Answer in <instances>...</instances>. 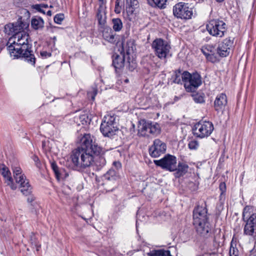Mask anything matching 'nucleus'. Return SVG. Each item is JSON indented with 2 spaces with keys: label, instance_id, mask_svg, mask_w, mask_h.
Masks as SVG:
<instances>
[{
  "label": "nucleus",
  "instance_id": "1",
  "mask_svg": "<svg viewBox=\"0 0 256 256\" xmlns=\"http://www.w3.org/2000/svg\"><path fill=\"white\" fill-rule=\"evenodd\" d=\"M21 19L19 18L16 22L7 24L4 26L5 33L12 36L9 40L14 39L7 48L11 57L14 58H22L32 65H34L36 58L30 50L31 46L29 44V24L22 22Z\"/></svg>",
  "mask_w": 256,
  "mask_h": 256
},
{
  "label": "nucleus",
  "instance_id": "2",
  "mask_svg": "<svg viewBox=\"0 0 256 256\" xmlns=\"http://www.w3.org/2000/svg\"><path fill=\"white\" fill-rule=\"evenodd\" d=\"M80 146L73 152L72 161L76 168L82 170L90 168L94 162V156L102 152V148L92 142L90 134H84L80 139Z\"/></svg>",
  "mask_w": 256,
  "mask_h": 256
},
{
  "label": "nucleus",
  "instance_id": "3",
  "mask_svg": "<svg viewBox=\"0 0 256 256\" xmlns=\"http://www.w3.org/2000/svg\"><path fill=\"white\" fill-rule=\"evenodd\" d=\"M116 118L114 115L107 114L104 116L100 124V130L104 136L112 137L118 130Z\"/></svg>",
  "mask_w": 256,
  "mask_h": 256
},
{
  "label": "nucleus",
  "instance_id": "4",
  "mask_svg": "<svg viewBox=\"0 0 256 256\" xmlns=\"http://www.w3.org/2000/svg\"><path fill=\"white\" fill-rule=\"evenodd\" d=\"M206 28L210 35L220 38L224 36L227 29L226 24L219 19L210 20L206 25Z\"/></svg>",
  "mask_w": 256,
  "mask_h": 256
},
{
  "label": "nucleus",
  "instance_id": "5",
  "mask_svg": "<svg viewBox=\"0 0 256 256\" xmlns=\"http://www.w3.org/2000/svg\"><path fill=\"white\" fill-rule=\"evenodd\" d=\"M183 76L184 86L188 92H194L202 84L201 76L197 72L191 74L184 71Z\"/></svg>",
  "mask_w": 256,
  "mask_h": 256
},
{
  "label": "nucleus",
  "instance_id": "6",
  "mask_svg": "<svg viewBox=\"0 0 256 256\" xmlns=\"http://www.w3.org/2000/svg\"><path fill=\"white\" fill-rule=\"evenodd\" d=\"M138 134L140 136H156L160 132V125L155 122L144 121L138 126Z\"/></svg>",
  "mask_w": 256,
  "mask_h": 256
},
{
  "label": "nucleus",
  "instance_id": "7",
  "mask_svg": "<svg viewBox=\"0 0 256 256\" xmlns=\"http://www.w3.org/2000/svg\"><path fill=\"white\" fill-rule=\"evenodd\" d=\"M152 48L156 56L161 60H165L168 55L170 46L166 40L162 38H156L152 44Z\"/></svg>",
  "mask_w": 256,
  "mask_h": 256
},
{
  "label": "nucleus",
  "instance_id": "8",
  "mask_svg": "<svg viewBox=\"0 0 256 256\" xmlns=\"http://www.w3.org/2000/svg\"><path fill=\"white\" fill-rule=\"evenodd\" d=\"M173 14L178 18L188 20L192 18L193 10L188 3L179 2L174 6Z\"/></svg>",
  "mask_w": 256,
  "mask_h": 256
},
{
  "label": "nucleus",
  "instance_id": "9",
  "mask_svg": "<svg viewBox=\"0 0 256 256\" xmlns=\"http://www.w3.org/2000/svg\"><path fill=\"white\" fill-rule=\"evenodd\" d=\"M214 129V125L212 122H200L194 125L193 128V134L196 137L203 138L210 136Z\"/></svg>",
  "mask_w": 256,
  "mask_h": 256
},
{
  "label": "nucleus",
  "instance_id": "10",
  "mask_svg": "<svg viewBox=\"0 0 256 256\" xmlns=\"http://www.w3.org/2000/svg\"><path fill=\"white\" fill-rule=\"evenodd\" d=\"M154 162L157 166L170 172H175L177 169L176 158L170 154L165 155L160 160H154Z\"/></svg>",
  "mask_w": 256,
  "mask_h": 256
},
{
  "label": "nucleus",
  "instance_id": "11",
  "mask_svg": "<svg viewBox=\"0 0 256 256\" xmlns=\"http://www.w3.org/2000/svg\"><path fill=\"white\" fill-rule=\"evenodd\" d=\"M193 224H206L209 222L206 206H198L193 210Z\"/></svg>",
  "mask_w": 256,
  "mask_h": 256
},
{
  "label": "nucleus",
  "instance_id": "12",
  "mask_svg": "<svg viewBox=\"0 0 256 256\" xmlns=\"http://www.w3.org/2000/svg\"><path fill=\"white\" fill-rule=\"evenodd\" d=\"M166 144L164 142L158 138L156 139L149 148L150 154L153 158H158L166 152Z\"/></svg>",
  "mask_w": 256,
  "mask_h": 256
},
{
  "label": "nucleus",
  "instance_id": "13",
  "mask_svg": "<svg viewBox=\"0 0 256 256\" xmlns=\"http://www.w3.org/2000/svg\"><path fill=\"white\" fill-rule=\"evenodd\" d=\"M234 38H228L224 39L218 44L216 48V53L221 57L228 56L230 52V48L234 44Z\"/></svg>",
  "mask_w": 256,
  "mask_h": 256
},
{
  "label": "nucleus",
  "instance_id": "14",
  "mask_svg": "<svg viewBox=\"0 0 256 256\" xmlns=\"http://www.w3.org/2000/svg\"><path fill=\"white\" fill-rule=\"evenodd\" d=\"M227 104V98L224 94H218L214 102V108L216 111L222 110Z\"/></svg>",
  "mask_w": 256,
  "mask_h": 256
},
{
  "label": "nucleus",
  "instance_id": "15",
  "mask_svg": "<svg viewBox=\"0 0 256 256\" xmlns=\"http://www.w3.org/2000/svg\"><path fill=\"white\" fill-rule=\"evenodd\" d=\"M0 171L2 174L5 178L7 184L10 186L12 189H16V187L12 183V178L11 176V174L8 168L4 164H0Z\"/></svg>",
  "mask_w": 256,
  "mask_h": 256
},
{
  "label": "nucleus",
  "instance_id": "16",
  "mask_svg": "<svg viewBox=\"0 0 256 256\" xmlns=\"http://www.w3.org/2000/svg\"><path fill=\"white\" fill-rule=\"evenodd\" d=\"M16 183L19 184L18 188L23 195H29L32 193V187L26 177L20 182Z\"/></svg>",
  "mask_w": 256,
  "mask_h": 256
},
{
  "label": "nucleus",
  "instance_id": "17",
  "mask_svg": "<svg viewBox=\"0 0 256 256\" xmlns=\"http://www.w3.org/2000/svg\"><path fill=\"white\" fill-rule=\"evenodd\" d=\"M136 50L134 42L132 39L128 40L125 44L124 42H122V52L123 54H126L127 55H130L134 53Z\"/></svg>",
  "mask_w": 256,
  "mask_h": 256
},
{
  "label": "nucleus",
  "instance_id": "18",
  "mask_svg": "<svg viewBox=\"0 0 256 256\" xmlns=\"http://www.w3.org/2000/svg\"><path fill=\"white\" fill-rule=\"evenodd\" d=\"M251 208L250 206H247L244 209L243 219L246 224H256V213L250 214L249 210Z\"/></svg>",
  "mask_w": 256,
  "mask_h": 256
},
{
  "label": "nucleus",
  "instance_id": "19",
  "mask_svg": "<svg viewBox=\"0 0 256 256\" xmlns=\"http://www.w3.org/2000/svg\"><path fill=\"white\" fill-rule=\"evenodd\" d=\"M196 229L198 234L204 238L210 236L212 232L211 225H196Z\"/></svg>",
  "mask_w": 256,
  "mask_h": 256
},
{
  "label": "nucleus",
  "instance_id": "20",
  "mask_svg": "<svg viewBox=\"0 0 256 256\" xmlns=\"http://www.w3.org/2000/svg\"><path fill=\"white\" fill-rule=\"evenodd\" d=\"M124 54L122 52H120V55L114 54L113 56L112 65L116 70L120 69L124 66Z\"/></svg>",
  "mask_w": 256,
  "mask_h": 256
},
{
  "label": "nucleus",
  "instance_id": "21",
  "mask_svg": "<svg viewBox=\"0 0 256 256\" xmlns=\"http://www.w3.org/2000/svg\"><path fill=\"white\" fill-rule=\"evenodd\" d=\"M96 17L99 24L103 26L106 22V7L99 6L96 13Z\"/></svg>",
  "mask_w": 256,
  "mask_h": 256
},
{
  "label": "nucleus",
  "instance_id": "22",
  "mask_svg": "<svg viewBox=\"0 0 256 256\" xmlns=\"http://www.w3.org/2000/svg\"><path fill=\"white\" fill-rule=\"evenodd\" d=\"M119 178L116 170L112 168L108 170L103 176L104 180L107 182H114Z\"/></svg>",
  "mask_w": 256,
  "mask_h": 256
},
{
  "label": "nucleus",
  "instance_id": "23",
  "mask_svg": "<svg viewBox=\"0 0 256 256\" xmlns=\"http://www.w3.org/2000/svg\"><path fill=\"white\" fill-rule=\"evenodd\" d=\"M12 168L16 182H20L24 178H26L24 174H22V170L18 165H12Z\"/></svg>",
  "mask_w": 256,
  "mask_h": 256
},
{
  "label": "nucleus",
  "instance_id": "24",
  "mask_svg": "<svg viewBox=\"0 0 256 256\" xmlns=\"http://www.w3.org/2000/svg\"><path fill=\"white\" fill-rule=\"evenodd\" d=\"M102 36L106 40L112 44H114L116 41V35L111 29L105 30Z\"/></svg>",
  "mask_w": 256,
  "mask_h": 256
},
{
  "label": "nucleus",
  "instance_id": "25",
  "mask_svg": "<svg viewBox=\"0 0 256 256\" xmlns=\"http://www.w3.org/2000/svg\"><path fill=\"white\" fill-rule=\"evenodd\" d=\"M138 6V0H126V10L128 14H132L134 10Z\"/></svg>",
  "mask_w": 256,
  "mask_h": 256
},
{
  "label": "nucleus",
  "instance_id": "26",
  "mask_svg": "<svg viewBox=\"0 0 256 256\" xmlns=\"http://www.w3.org/2000/svg\"><path fill=\"white\" fill-rule=\"evenodd\" d=\"M31 26L36 30H42L44 26V21L40 17H35L32 20Z\"/></svg>",
  "mask_w": 256,
  "mask_h": 256
},
{
  "label": "nucleus",
  "instance_id": "27",
  "mask_svg": "<svg viewBox=\"0 0 256 256\" xmlns=\"http://www.w3.org/2000/svg\"><path fill=\"white\" fill-rule=\"evenodd\" d=\"M188 166L183 163L179 162L177 165V169L174 173L176 178H180L184 176L188 171Z\"/></svg>",
  "mask_w": 256,
  "mask_h": 256
},
{
  "label": "nucleus",
  "instance_id": "28",
  "mask_svg": "<svg viewBox=\"0 0 256 256\" xmlns=\"http://www.w3.org/2000/svg\"><path fill=\"white\" fill-rule=\"evenodd\" d=\"M51 168L54 173L56 178L58 180L62 178L64 170L62 169L59 168L58 165L54 162L51 163Z\"/></svg>",
  "mask_w": 256,
  "mask_h": 256
},
{
  "label": "nucleus",
  "instance_id": "29",
  "mask_svg": "<svg viewBox=\"0 0 256 256\" xmlns=\"http://www.w3.org/2000/svg\"><path fill=\"white\" fill-rule=\"evenodd\" d=\"M150 5L152 6H158L161 8L166 7L167 0H147Z\"/></svg>",
  "mask_w": 256,
  "mask_h": 256
},
{
  "label": "nucleus",
  "instance_id": "30",
  "mask_svg": "<svg viewBox=\"0 0 256 256\" xmlns=\"http://www.w3.org/2000/svg\"><path fill=\"white\" fill-rule=\"evenodd\" d=\"M184 74V72L182 73L180 70L176 71L172 76L173 82L178 84H182L183 82Z\"/></svg>",
  "mask_w": 256,
  "mask_h": 256
},
{
  "label": "nucleus",
  "instance_id": "31",
  "mask_svg": "<svg viewBox=\"0 0 256 256\" xmlns=\"http://www.w3.org/2000/svg\"><path fill=\"white\" fill-rule=\"evenodd\" d=\"M148 256H172L168 250H160L152 251L148 254Z\"/></svg>",
  "mask_w": 256,
  "mask_h": 256
},
{
  "label": "nucleus",
  "instance_id": "32",
  "mask_svg": "<svg viewBox=\"0 0 256 256\" xmlns=\"http://www.w3.org/2000/svg\"><path fill=\"white\" fill-rule=\"evenodd\" d=\"M112 28L115 32H120L122 28V22L119 18L112 20Z\"/></svg>",
  "mask_w": 256,
  "mask_h": 256
},
{
  "label": "nucleus",
  "instance_id": "33",
  "mask_svg": "<svg viewBox=\"0 0 256 256\" xmlns=\"http://www.w3.org/2000/svg\"><path fill=\"white\" fill-rule=\"evenodd\" d=\"M244 232L246 235H256V225H244Z\"/></svg>",
  "mask_w": 256,
  "mask_h": 256
},
{
  "label": "nucleus",
  "instance_id": "34",
  "mask_svg": "<svg viewBox=\"0 0 256 256\" xmlns=\"http://www.w3.org/2000/svg\"><path fill=\"white\" fill-rule=\"evenodd\" d=\"M202 52L208 61L212 63L218 61V59L215 52L209 53L204 50H202Z\"/></svg>",
  "mask_w": 256,
  "mask_h": 256
},
{
  "label": "nucleus",
  "instance_id": "35",
  "mask_svg": "<svg viewBox=\"0 0 256 256\" xmlns=\"http://www.w3.org/2000/svg\"><path fill=\"white\" fill-rule=\"evenodd\" d=\"M192 96L194 100L196 103L202 104L205 102L204 94H193Z\"/></svg>",
  "mask_w": 256,
  "mask_h": 256
},
{
  "label": "nucleus",
  "instance_id": "36",
  "mask_svg": "<svg viewBox=\"0 0 256 256\" xmlns=\"http://www.w3.org/2000/svg\"><path fill=\"white\" fill-rule=\"evenodd\" d=\"M98 159L96 160V164L97 166L102 167L106 164V160L105 158H104L102 154H101V153L98 154Z\"/></svg>",
  "mask_w": 256,
  "mask_h": 256
},
{
  "label": "nucleus",
  "instance_id": "37",
  "mask_svg": "<svg viewBox=\"0 0 256 256\" xmlns=\"http://www.w3.org/2000/svg\"><path fill=\"white\" fill-rule=\"evenodd\" d=\"M30 240L32 246H35L37 251L39 250V248L40 247V245L38 244L37 239L34 234H32L30 236Z\"/></svg>",
  "mask_w": 256,
  "mask_h": 256
},
{
  "label": "nucleus",
  "instance_id": "38",
  "mask_svg": "<svg viewBox=\"0 0 256 256\" xmlns=\"http://www.w3.org/2000/svg\"><path fill=\"white\" fill-rule=\"evenodd\" d=\"M199 146L198 142L196 140H191L188 144V148L191 150H196Z\"/></svg>",
  "mask_w": 256,
  "mask_h": 256
},
{
  "label": "nucleus",
  "instance_id": "39",
  "mask_svg": "<svg viewBox=\"0 0 256 256\" xmlns=\"http://www.w3.org/2000/svg\"><path fill=\"white\" fill-rule=\"evenodd\" d=\"M219 188L220 191V200H222L223 198H224V193L226 190V186L224 182H221L219 186Z\"/></svg>",
  "mask_w": 256,
  "mask_h": 256
},
{
  "label": "nucleus",
  "instance_id": "40",
  "mask_svg": "<svg viewBox=\"0 0 256 256\" xmlns=\"http://www.w3.org/2000/svg\"><path fill=\"white\" fill-rule=\"evenodd\" d=\"M64 18L62 14H56L54 17V22L57 24H60Z\"/></svg>",
  "mask_w": 256,
  "mask_h": 256
},
{
  "label": "nucleus",
  "instance_id": "41",
  "mask_svg": "<svg viewBox=\"0 0 256 256\" xmlns=\"http://www.w3.org/2000/svg\"><path fill=\"white\" fill-rule=\"evenodd\" d=\"M230 256H239L238 250L231 245L230 249Z\"/></svg>",
  "mask_w": 256,
  "mask_h": 256
},
{
  "label": "nucleus",
  "instance_id": "42",
  "mask_svg": "<svg viewBox=\"0 0 256 256\" xmlns=\"http://www.w3.org/2000/svg\"><path fill=\"white\" fill-rule=\"evenodd\" d=\"M26 196H27V202L29 204H30L32 206H34V202L35 200V197L32 194H32H30L29 195H24Z\"/></svg>",
  "mask_w": 256,
  "mask_h": 256
},
{
  "label": "nucleus",
  "instance_id": "43",
  "mask_svg": "<svg viewBox=\"0 0 256 256\" xmlns=\"http://www.w3.org/2000/svg\"><path fill=\"white\" fill-rule=\"evenodd\" d=\"M98 94V90L96 87H92V92H88V94L91 96V98L92 100L95 99V96Z\"/></svg>",
  "mask_w": 256,
  "mask_h": 256
},
{
  "label": "nucleus",
  "instance_id": "44",
  "mask_svg": "<svg viewBox=\"0 0 256 256\" xmlns=\"http://www.w3.org/2000/svg\"><path fill=\"white\" fill-rule=\"evenodd\" d=\"M121 0H116L115 4L114 12L116 14H120L121 12V7L120 6V4Z\"/></svg>",
  "mask_w": 256,
  "mask_h": 256
},
{
  "label": "nucleus",
  "instance_id": "45",
  "mask_svg": "<svg viewBox=\"0 0 256 256\" xmlns=\"http://www.w3.org/2000/svg\"><path fill=\"white\" fill-rule=\"evenodd\" d=\"M32 159L34 161L36 166L40 168L41 164L38 158L36 156L34 155L32 156Z\"/></svg>",
  "mask_w": 256,
  "mask_h": 256
},
{
  "label": "nucleus",
  "instance_id": "46",
  "mask_svg": "<svg viewBox=\"0 0 256 256\" xmlns=\"http://www.w3.org/2000/svg\"><path fill=\"white\" fill-rule=\"evenodd\" d=\"M204 50V49H203ZM204 50L209 53H213L215 52V51L216 50H215L214 48L210 45H208L206 46Z\"/></svg>",
  "mask_w": 256,
  "mask_h": 256
},
{
  "label": "nucleus",
  "instance_id": "47",
  "mask_svg": "<svg viewBox=\"0 0 256 256\" xmlns=\"http://www.w3.org/2000/svg\"><path fill=\"white\" fill-rule=\"evenodd\" d=\"M40 55L42 57L48 58L50 57L51 56V54L50 52H48L46 51H43L40 52Z\"/></svg>",
  "mask_w": 256,
  "mask_h": 256
},
{
  "label": "nucleus",
  "instance_id": "48",
  "mask_svg": "<svg viewBox=\"0 0 256 256\" xmlns=\"http://www.w3.org/2000/svg\"><path fill=\"white\" fill-rule=\"evenodd\" d=\"M100 2L99 6H103L104 7H106V0H98Z\"/></svg>",
  "mask_w": 256,
  "mask_h": 256
},
{
  "label": "nucleus",
  "instance_id": "49",
  "mask_svg": "<svg viewBox=\"0 0 256 256\" xmlns=\"http://www.w3.org/2000/svg\"><path fill=\"white\" fill-rule=\"evenodd\" d=\"M114 164L117 168H120V164L119 162H114Z\"/></svg>",
  "mask_w": 256,
  "mask_h": 256
},
{
  "label": "nucleus",
  "instance_id": "50",
  "mask_svg": "<svg viewBox=\"0 0 256 256\" xmlns=\"http://www.w3.org/2000/svg\"><path fill=\"white\" fill-rule=\"evenodd\" d=\"M46 14L48 16H52V11L51 10H48L46 12Z\"/></svg>",
  "mask_w": 256,
  "mask_h": 256
},
{
  "label": "nucleus",
  "instance_id": "51",
  "mask_svg": "<svg viewBox=\"0 0 256 256\" xmlns=\"http://www.w3.org/2000/svg\"><path fill=\"white\" fill-rule=\"evenodd\" d=\"M128 82H129L128 79L126 78V79H125V80H124V82H125L126 83H128Z\"/></svg>",
  "mask_w": 256,
  "mask_h": 256
},
{
  "label": "nucleus",
  "instance_id": "52",
  "mask_svg": "<svg viewBox=\"0 0 256 256\" xmlns=\"http://www.w3.org/2000/svg\"><path fill=\"white\" fill-rule=\"evenodd\" d=\"M217 2H223L224 0H216Z\"/></svg>",
  "mask_w": 256,
  "mask_h": 256
},
{
  "label": "nucleus",
  "instance_id": "53",
  "mask_svg": "<svg viewBox=\"0 0 256 256\" xmlns=\"http://www.w3.org/2000/svg\"><path fill=\"white\" fill-rule=\"evenodd\" d=\"M44 7H45V8H47V7H48V5H45V6H44Z\"/></svg>",
  "mask_w": 256,
  "mask_h": 256
},
{
  "label": "nucleus",
  "instance_id": "54",
  "mask_svg": "<svg viewBox=\"0 0 256 256\" xmlns=\"http://www.w3.org/2000/svg\"><path fill=\"white\" fill-rule=\"evenodd\" d=\"M138 220H136V224H138Z\"/></svg>",
  "mask_w": 256,
  "mask_h": 256
},
{
  "label": "nucleus",
  "instance_id": "55",
  "mask_svg": "<svg viewBox=\"0 0 256 256\" xmlns=\"http://www.w3.org/2000/svg\"><path fill=\"white\" fill-rule=\"evenodd\" d=\"M8 43H9V42H8L6 43V44H7V45H8Z\"/></svg>",
  "mask_w": 256,
  "mask_h": 256
}]
</instances>
